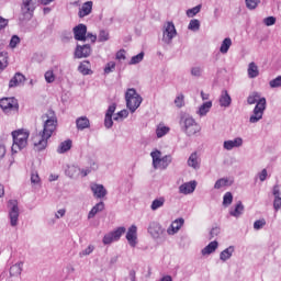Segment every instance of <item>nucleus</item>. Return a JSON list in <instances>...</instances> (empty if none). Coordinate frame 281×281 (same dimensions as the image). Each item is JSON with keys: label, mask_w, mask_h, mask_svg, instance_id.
Masks as SVG:
<instances>
[{"label": "nucleus", "mask_w": 281, "mask_h": 281, "mask_svg": "<svg viewBox=\"0 0 281 281\" xmlns=\"http://www.w3.org/2000/svg\"><path fill=\"white\" fill-rule=\"evenodd\" d=\"M104 210V202L97 203L88 214V218H93L98 212H102Z\"/></svg>", "instance_id": "nucleus-27"}, {"label": "nucleus", "mask_w": 281, "mask_h": 281, "mask_svg": "<svg viewBox=\"0 0 281 281\" xmlns=\"http://www.w3.org/2000/svg\"><path fill=\"white\" fill-rule=\"evenodd\" d=\"M78 131H85V128H89L91 126V122L87 116H80L76 120Z\"/></svg>", "instance_id": "nucleus-20"}, {"label": "nucleus", "mask_w": 281, "mask_h": 281, "mask_svg": "<svg viewBox=\"0 0 281 281\" xmlns=\"http://www.w3.org/2000/svg\"><path fill=\"white\" fill-rule=\"evenodd\" d=\"M259 3L260 0H246V8H248V10H256Z\"/></svg>", "instance_id": "nucleus-42"}, {"label": "nucleus", "mask_w": 281, "mask_h": 281, "mask_svg": "<svg viewBox=\"0 0 281 281\" xmlns=\"http://www.w3.org/2000/svg\"><path fill=\"white\" fill-rule=\"evenodd\" d=\"M233 201H234V195H232V192H226L223 198V205L227 207L228 205H232Z\"/></svg>", "instance_id": "nucleus-39"}, {"label": "nucleus", "mask_w": 281, "mask_h": 281, "mask_svg": "<svg viewBox=\"0 0 281 281\" xmlns=\"http://www.w3.org/2000/svg\"><path fill=\"white\" fill-rule=\"evenodd\" d=\"M168 133H170V127H168L164 124H159L156 128V135L158 138H161L165 135H168Z\"/></svg>", "instance_id": "nucleus-30"}, {"label": "nucleus", "mask_w": 281, "mask_h": 281, "mask_svg": "<svg viewBox=\"0 0 281 281\" xmlns=\"http://www.w3.org/2000/svg\"><path fill=\"white\" fill-rule=\"evenodd\" d=\"M273 207H274L276 212H278V210H280V207H281V198H274Z\"/></svg>", "instance_id": "nucleus-59"}, {"label": "nucleus", "mask_w": 281, "mask_h": 281, "mask_svg": "<svg viewBox=\"0 0 281 281\" xmlns=\"http://www.w3.org/2000/svg\"><path fill=\"white\" fill-rule=\"evenodd\" d=\"M199 12H201V5H196L192 9H189L187 11V16H189V18L196 16V14H199Z\"/></svg>", "instance_id": "nucleus-44"}, {"label": "nucleus", "mask_w": 281, "mask_h": 281, "mask_svg": "<svg viewBox=\"0 0 281 281\" xmlns=\"http://www.w3.org/2000/svg\"><path fill=\"white\" fill-rule=\"evenodd\" d=\"M44 78L48 85H52L56 80V75H54V70H48L45 72Z\"/></svg>", "instance_id": "nucleus-40"}, {"label": "nucleus", "mask_w": 281, "mask_h": 281, "mask_svg": "<svg viewBox=\"0 0 281 281\" xmlns=\"http://www.w3.org/2000/svg\"><path fill=\"white\" fill-rule=\"evenodd\" d=\"M31 183H34V184L41 183V177H38V173L31 175Z\"/></svg>", "instance_id": "nucleus-57"}, {"label": "nucleus", "mask_w": 281, "mask_h": 281, "mask_svg": "<svg viewBox=\"0 0 281 281\" xmlns=\"http://www.w3.org/2000/svg\"><path fill=\"white\" fill-rule=\"evenodd\" d=\"M232 47V38L226 37L221 47H220V52L221 54H227V52H229V48Z\"/></svg>", "instance_id": "nucleus-31"}, {"label": "nucleus", "mask_w": 281, "mask_h": 281, "mask_svg": "<svg viewBox=\"0 0 281 281\" xmlns=\"http://www.w3.org/2000/svg\"><path fill=\"white\" fill-rule=\"evenodd\" d=\"M271 89H276L278 87H281V76L277 77L276 79H272L270 82H269Z\"/></svg>", "instance_id": "nucleus-46"}, {"label": "nucleus", "mask_w": 281, "mask_h": 281, "mask_svg": "<svg viewBox=\"0 0 281 281\" xmlns=\"http://www.w3.org/2000/svg\"><path fill=\"white\" fill-rule=\"evenodd\" d=\"M11 135L13 138L12 153H19V150H23L27 146V139H30V132L27 130H15Z\"/></svg>", "instance_id": "nucleus-3"}, {"label": "nucleus", "mask_w": 281, "mask_h": 281, "mask_svg": "<svg viewBox=\"0 0 281 281\" xmlns=\"http://www.w3.org/2000/svg\"><path fill=\"white\" fill-rule=\"evenodd\" d=\"M243 210H245V206L243 205V202H238L233 211H231V216H239L243 214Z\"/></svg>", "instance_id": "nucleus-38"}, {"label": "nucleus", "mask_w": 281, "mask_h": 281, "mask_svg": "<svg viewBox=\"0 0 281 281\" xmlns=\"http://www.w3.org/2000/svg\"><path fill=\"white\" fill-rule=\"evenodd\" d=\"M240 146H243V138H240V137H237L233 140L224 142V148L226 150H232L233 148H238Z\"/></svg>", "instance_id": "nucleus-19"}, {"label": "nucleus", "mask_w": 281, "mask_h": 281, "mask_svg": "<svg viewBox=\"0 0 281 281\" xmlns=\"http://www.w3.org/2000/svg\"><path fill=\"white\" fill-rule=\"evenodd\" d=\"M220 104L221 106H229V104H232V97H229L227 90H224L222 92V95L220 98Z\"/></svg>", "instance_id": "nucleus-26"}, {"label": "nucleus", "mask_w": 281, "mask_h": 281, "mask_svg": "<svg viewBox=\"0 0 281 281\" xmlns=\"http://www.w3.org/2000/svg\"><path fill=\"white\" fill-rule=\"evenodd\" d=\"M191 75H192V76H196V77L201 76V67H194V68H192V69H191Z\"/></svg>", "instance_id": "nucleus-61"}, {"label": "nucleus", "mask_w": 281, "mask_h": 281, "mask_svg": "<svg viewBox=\"0 0 281 281\" xmlns=\"http://www.w3.org/2000/svg\"><path fill=\"white\" fill-rule=\"evenodd\" d=\"M211 109H212V101H207L200 106L199 113L200 115H207Z\"/></svg>", "instance_id": "nucleus-36"}, {"label": "nucleus", "mask_w": 281, "mask_h": 281, "mask_svg": "<svg viewBox=\"0 0 281 281\" xmlns=\"http://www.w3.org/2000/svg\"><path fill=\"white\" fill-rule=\"evenodd\" d=\"M166 203V198H158L151 202V210L155 212L156 210H159V207H164V204Z\"/></svg>", "instance_id": "nucleus-33"}, {"label": "nucleus", "mask_w": 281, "mask_h": 281, "mask_svg": "<svg viewBox=\"0 0 281 281\" xmlns=\"http://www.w3.org/2000/svg\"><path fill=\"white\" fill-rule=\"evenodd\" d=\"M227 186H229V180L227 178H221L215 182L214 188L215 190H221V188H227Z\"/></svg>", "instance_id": "nucleus-37"}, {"label": "nucleus", "mask_w": 281, "mask_h": 281, "mask_svg": "<svg viewBox=\"0 0 281 281\" xmlns=\"http://www.w3.org/2000/svg\"><path fill=\"white\" fill-rule=\"evenodd\" d=\"M8 53L1 52L0 53V74L8 67Z\"/></svg>", "instance_id": "nucleus-32"}, {"label": "nucleus", "mask_w": 281, "mask_h": 281, "mask_svg": "<svg viewBox=\"0 0 281 281\" xmlns=\"http://www.w3.org/2000/svg\"><path fill=\"white\" fill-rule=\"evenodd\" d=\"M91 191L93 192V195L95 199H104L106 196V189H104V186L94 183L91 186Z\"/></svg>", "instance_id": "nucleus-14"}, {"label": "nucleus", "mask_w": 281, "mask_h": 281, "mask_svg": "<svg viewBox=\"0 0 281 281\" xmlns=\"http://www.w3.org/2000/svg\"><path fill=\"white\" fill-rule=\"evenodd\" d=\"M196 190V181H190L181 184L179 187L180 194H192Z\"/></svg>", "instance_id": "nucleus-13"}, {"label": "nucleus", "mask_w": 281, "mask_h": 281, "mask_svg": "<svg viewBox=\"0 0 281 281\" xmlns=\"http://www.w3.org/2000/svg\"><path fill=\"white\" fill-rule=\"evenodd\" d=\"M115 109H117V105H116L115 103H112V104L109 106V109H108L105 115L113 116V113H115Z\"/></svg>", "instance_id": "nucleus-58"}, {"label": "nucleus", "mask_w": 281, "mask_h": 281, "mask_svg": "<svg viewBox=\"0 0 281 281\" xmlns=\"http://www.w3.org/2000/svg\"><path fill=\"white\" fill-rule=\"evenodd\" d=\"M260 181H266L267 180V169H262V171L259 175Z\"/></svg>", "instance_id": "nucleus-63"}, {"label": "nucleus", "mask_w": 281, "mask_h": 281, "mask_svg": "<svg viewBox=\"0 0 281 281\" xmlns=\"http://www.w3.org/2000/svg\"><path fill=\"white\" fill-rule=\"evenodd\" d=\"M184 98L183 94H180L178 95L176 99H175V104L176 106H178V109H181V106H183L184 104Z\"/></svg>", "instance_id": "nucleus-49"}, {"label": "nucleus", "mask_w": 281, "mask_h": 281, "mask_svg": "<svg viewBox=\"0 0 281 281\" xmlns=\"http://www.w3.org/2000/svg\"><path fill=\"white\" fill-rule=\"evenodd\" d=\"M21 82H25V76L21 72H16L14 77L10 80L9 87H18V85H21Z\"/></svg>", "instance_id": "nucleus-23"}, {"label": "nucleus", "mask_w": 281, "mask_h": 281, "mask_svg": "<svg viewBox=\"0 0 281 281\" xmlns=\"http://www.w3.org/2000/svg\"><path fill=\"white\" fill-rule=\"evenodd\" d=\"M19 43H21V38L18 35H13L10 41V47L14 49Z\"/></svg>", "instance_id": "nucleus-50"}, {"label": "nucleus", "mask_w": 281, "mask_h": 281, "mask_svg": "<svg viewBox=\"0 0 281 281\" xmlns=\"http://www.w3.org/2000/svg\"><path fill=\"white\" fill-rule=\"evenodd\" d=\"M75 41H87V25L78 24L74 27Z\"/></svg>", "instance_id": "nucleus-11"}, {"label": "nucleus", "mask_w": 281, "mask_h": 281, "mask_svg": "<svg viewBox=\"0 0 281 281\" xmlns=\"http://www.w3.org/2000/svg\"><path fill=\"white\" fill-rule=\"evenodd\" d=\"M93 249H95V247L90 245L82 252H80V256H89L90 254H93Z\"/></svg>", "instance_id": "nucleus-54"}, {"label": "nucleus", "mask_w": 281, "mask_h": 281, "mask_svg": "<svg viewBox=\"0 0 281 281\" xmlns=\"http://www.w3.org/2000/svg\"><path fill=\"white\" fill-rule=\"evenodd\" d=\"M151 159L154 168H160L161 170H166L167 166H170L172 158L170 156H165L161 158V151L155 150L151 151Z\"/></svg>", "instance_id": "nucleus-6"}, {"label": "nucleus", "mask_w": 281, "mask_h": 281, "mask_svg": "<svg viewBox=\"0 0 281 281\" xmlns=\"http://www.w3.org/2000/svg\"><path fill=\"white\" fill-rule=\"evenodd\" d=\"M89 56H91V45H77L75 49V58H89Z\"/></svg>", "instance_id": "nucleus-9"}, {"label": "nucleus", "mask_w": 281, "mask_h": 281, "mask_svg": "<svg viewBox=\"0 0 281 281\" xmlns=\"http://www.w3.org/2000/svg\"><path fill=\"white\" fill-rule=\"evenodd\" d=\"M91 10H93V2L92 1L85 2L81 9L79 10V13H78L79 18L85 19V16H89V13L91 12Z\"/></svg>", "instance_id": "nucleus-18"}, {"label": "nucleus", "mask_w": 281, "mask_h": 281, "mask_svg": "<svg viewBox=\"0 0 281 281\" xmlns=\"http://www.w3.org/2000/svg\"><path fill=\"white\" fill-rule=\"evenodd\" d=\"M272 194L274 196V199H281V193H280V186H274L272 189Z\"/></svg>", "instance_id": "nucleus-56"}, {"label": "nucleus", "mask_w": 281, "mask_h": 281, "mask_svg": "<svg viewBox=\"0 0 281 281\" xmlns=\"http://www.w3.org/2000/svg\"><path fill=\"white\" fill-rule=\"evenodd\" d=\"M126 240L131 247L137 246V226L132 225L126 233Z\"/></svg>", "instance_id": "nucleus-10"}, {"label": "nucleus", "mask_w": 281, "mask_h": 281, "mask_svg": "<svg viewBox=\"0 0 281 281\" xmlns=\"http://www.w3.org/2000/svg\"><path fill=\"white\" fill-rule=\"evenodd\" d=\"M265 25L270 27V25H276V16H268L263 20Z\"/></svg>", "instance_id": "nucleus-53"}, {"label": "nucleus", "mask_w": 281, "mask_h": 281, "mask_svg": "<svg viewBox=\"0 0 281 281\" xmlns=\"http://www.w3.org/2000/svg\"><path fill=\"white\" fill-rule=\"evenodd\" d=\"M201 132V125L194 121L192 117H187L184 120V133L192 137V135H196V133Z\"/></svg>", "instance_id": "nucleus-8"}, {"label": "nucleus", "mask_w": 281, "mask_h": 281, "mask_svg": "<svg viewBox=\"0 0 281 281\" xmlns=\"http://www.w3.org/2000/svg\"><path fill=\"white\" fill-rule=\"evenodd\" d=\"M78 71H80L82 76H89L90 74H92L91 64L89 61L81 63L78 67Z\"/></svg>", "instance_id": "nucleus-25"}, {"label": "nucleus", "mask_w": 281, "mask_h": 281, "mask_svg": "<svg viewBox=\"0 0 281 281\" xmlns=\"http://www.w3.org/2000/svg\"><path fill=\"white\" fill-rule=\"evenodd\" d=\"M35 1L36 0H22V12H23V14H32V12H34Z\"/></svg>", "instance_id": "nucleus-17"}, {"label": "nucleus", "mask_w": 281, "mask_h": 281, "mask_svg": "<svg viewBox=\"0 0 281 281\" xmlns=\"http://www.w3.org/2000/svg\"><path fill=\"white\" fill-rule=\"evenodd\" d=\"M23 271V262L15 263L10 268V274L11 276H21V272Z\"/></svg>", "instance_id": "nucleus-35"}, {"label": "nucleus", "mask_w": 281, "mask_h": 281, "mask_svg": "<svg viewBox=\"0 0 281 281\" xmlns=\"http://www.w3.org/2000/svg\"><path fill=\"white\" fill-rule=\"evenodd\" d=\"M65 213H66L65 209L58 210L57 214H56V218H60V217L65 216Z\"/></svg>", "instance_id": "nucleus-64"}, {"label": "nucleus", "mask_w": 281, "mask_h": 281, "mask_svg": "<svg viewBox=\"0 0 281 281\" xmlns=\"http://www.w3.org/2000/svg\"><path fill=\"white\" fill-rule=\"evenodd\" d=\"M218 249V241H211L206 247L202 249V256H209L210 254H214Z\"/></svg>", "instance_id": "nucleus-24"}, {"label": "nucleus", "mask_w": 281, "mask_h": 281, "mask_svg": "<svg viewBox=\"0 0 281 281\" xmlns=\"http://www.w3.org/2000/svg\"><path fill=\"white\" fill-rule=\"evenodd\" d=\"M104 126L105 128H111L113 126V116L105 114Z\"/></svg>", "instance_id": "nucleus-51"}, {"label": "nucleus", "mask_w": 281, "mask_h": 281, "mask_svg": "<svg viewBox=\"0 0 281 281\" xmlns=\"http://www.w3.org/2000/svg\"><path fill=\"white\" fill-rule=\"evenodd\" d=\"M8 19L0 16V30H4V27H8Z\"/></svg>", "instance_id": "nucleus-60"}, {"label": "nucleus", "mask_w": 281, "mask_h": 281, "mask_svg": "<svg viewBox=\"0 0 281 281\" xmlns=\"http://www.w3.org/2000/svg\"><path fill=\"white\" fill-rule=\"evenodd\" d=\"M148 233L150 234V236H153V238H159V236L164 234V229L158 223H151L148 227Z\"/></svg>", "instance_id": "nucleus-16"}, {"label": "nucleus", "mask_w": 281, "mask_h": 281, "mask_svg": "<svg viewBox=\"0 0 281 281\" xmlns=\"http://www.w3.org/2000/svg\"><path fill=\"white\" fill-rule=\"evenodd\" d=\"M42 121L43 131L33 136V144L37 150H45L47 148V142H49V138L56 133V128H58V117L54 110H47L42 115Z\"/></svg>", "instance_id": "nucleus-1"}, {"label": "nucleus", "mask_w": 281, "mask_h": 281, "mask_svg": "<svg viewBox=\"0 0 281 281\" xmlns=\"http://www.w3.org/2000/svg\"><path fill=\"white\" fill-rule=\"evenodd\" d=\"M116 60H126V50L121 49L116 53Z\"/></svg>", "instance_id": "nucleus-55"}, {"label": "nucleus", "mask_w": 281, "mask_h": 281, "mask_svg": "<svg viewBox=\"0 0 281 281\" xmlns=\"http://www.w3.org/2000/svg\"><path fill=\"white\" fill-rule=\"evenodd\" d=\"M183 223H186L183 218H178L173 221L170 227L167 229V234H169L170 236H173V234H177V232H179V229L183 227Z\"/></svg>", "instance_id": "nucleus-15"}, {"label": "nucleus", "mask_w": 281, "mask_h": 281, "mask_svg": "<svg viewBox=\"0 0 281 281\" xmlns=\"http://www.w3.org/2000/svg\"><path fill=\"white\" fill-rule=\"evenodd\" d=\"M177 36V29H175V24L172 22H168L165 31L164 38L165 41H172Z\"/></svg>", "instance_id": "nucleus-12"}, {"label": "nucleus", "mask_w": 281, "mask_h": 281, "mask_svg": "<svg viewBox=\"0 0 281 281\" xmlns=\"http://www.w3.org/2000/svg\"><path fill=\"white\" fill-rule=\"evenodd\" d=\"M267 225V221L265 218L258 220L254 223V228L255 229H262Z\"/></svg>", "instance_id": "nucleus-48"}, {"label": "nucleus", "mask_w": 281, "mask_h": 281, "mask_svg": "<svg viewBox=\"0 0 281 281\" xmlns=\"http://www.w3.org/2000/svg\"><path fill=\"white\" fill-rule=\"evenodd\" d=\"M86 38H89L91 41V43H95L98 41V36L91 33H88L86 35Z\"/></svg>", "instance_id": "nucleus-62"}, {"label": "nucleus", "mask_w": 281, "mask_h": 281, "mask_svg": "<svg viewBox=\"0 0 281 281\" xmlns=\"http://www.w3.org/2000/svg\"><path fill=\"white\" fill-rule=\"evenodd\" d=\"M144 60V53H139L138 55H135L132 57L130 65H137L138 63H142Z\"/></svg>", "instance_id": "nucleus-43"}, {"label": "nucleus", "mask_w": 281, "mask_h": 281, "mask_svg": "<svg viewBox=\"0 0 281 281\" xmlns=\"http://www.w3.org/2000/svg\"><path fill=\"white\" fill-rule=\"evenodd\" d=\"M123 234H126V227L124 226H120L115 231L105 234L103 237V245H111V243H117V240L122 238Z\"/></svg>", "instance_id": "nucleus-7"}, {"label": "nucleus", "mask_w": 281, "mask_h": 281, "mask_svg": "<svg viewBox=\"0 0 281 281\" xmlns=\"http://www.w3.org/2000/svg\"><path fill=\"white\" fill-rule=\"evenodd\" d=\"M232 254H234V247H228L221 252L220 258L225 262V260H229L232 258Z\"/></svg>", "instance_id": "nucleus-34"}, {"label": "nucleus", "mask_w": 281, "mask_h": 281, "mask_svg": "<svg viewBox=\"0 0 281 281\" xmlns=\"http://www.w3.org/2000/svg\"><path fill=\"white\" fill-rule=\"evenodd\" d=\"M188 166H190V168H194V170L200 168L201 160L199 159V155H196V153L190 155L188 159Z\"/></svg>", "instance_id": "nucleus-21"}, {"label": "nucleus", "mask_w": 281, "mask_h": 281, "mask_svg": "<svg viewBox=\"0 0 281 281\" xmlns=\"http://www.w3.org/2000/svg\"><path fill=\"white\" fill-rule=\"evenodd\" d=\"M199 27H201V22H199V20L193 19L190 21V23H189L190 30H192L193 32H196V30H199Z\"/></svg>", "instance_id": "nucleus-45"}, {"label": "nucleus", "mask_w": 281, "mask_h": 281, "mask_svg": "<svg viewBox=\"0 0 281 281\" xmlns=\"http://www.w3.org/2000/svg\"><path fill=\"white\" fill-rule=\"evenodd\" d=\"M115 70V61H110L106 64L104 68V74H111V71Z\"/></svg>", "instance_id": "nucleus-52"}, {"label": "nucleus", "mask_w": 281, "mask_h": 281, "mask_svg": "<svg viewBox=\"0 0 281 281\" xmlns=\"http://www.w3.org/2000/svg\"><path fill=\"white\" fill-rule=\"evenodd\" d=\"M109 40V32L102 30L99 33V43H104Z\"/></svg>", "instance_id": "nucleus-47"}, {"label": "nucleus", "mask_w": 281, "mask_h": 281, "mask_svg": "<svg viewBox=\"0 0 281 281\" xmlns=\"http://www.w3.org/2000/svg\"><path fill=\"white\" fill-rule=\"evenodd\" d=\"M71 139L61 142L59 147L57 148V153H59V155H63V153L71 150Z\"/></svg>", "instance_id": "nucleus-28"}, {"label": "nucleus", "mask_w": 281, "mask_h": 281, "mask_svg": "<svg viewBox=\"0 0 281 281\" xmlns=\"http://www.w3.org/2000/svg\"><path fill=\"white\" fill-rule=\"evenodd\" d=\"M125 117H128V111L127 110H121L117 112L114 116V121L117 122L120 120H125Z\"/></svg>", "instance_id": "nucleus-41"}, {"label": "nucleus", "mask_w": 281, "mask_h": 281, "mask_svg": "<svg viewBox=\"0 0 281 281\" xmlns=\"http://www.w3.org/2000/svg\"><path fill=\"white\" fill-rule=\"evenodd\" d=\"M126 106L132 113H135L139 105L142 104V97L137 94V90L134 88L127 89L125 93Z\"/></svg>", "instance_id": "nucleus-4"}, {"label": "nucleus", "mask_w": 281, "mask_h": 281, "mask_svg": "<svg viewBox=\"0 0 281 281\" xmlns=\"http://www.w3.org/2000/svg\"><path fill=\"white\" fill-rule=\"evenodd\" d=\"M9 216L12 227H16V223H19V206L13 205L12 210L9 213Z\"/></svg>", "instance_id": "nucleus-22"}, {"label": "nucleus", "mask_w": 281, "mask_h": 281, "mask_svg": "<svg viewBox=\"0 0 281 281\" xmlns=\"http://www.w3.org/2000/svg\"><path fill=\"white\" fill-rule=\"evenodd\" d=\"M0 109L7 115H12V113H19V100L16 98H2L0 99Z\"/></svg>", "instance_id": "nucleus-5"}, {"label": "nucleus", "mask_w": 281, "mask_h": 281, "mask_svg": "<svg viewBox=\"0 0 281 281\" xmlns=\"http://www.w3.org/2000/svg\"><path fill=\"white\" fill-rule=\"evenodd\" d=\"M248 104H256L252 111V115L249 117L250 124L260 122L267 111V99L261 97L259 92H252L247 98Z\"/></svg>", "instance_id": "nucleus-2"}, {"label": "nucleus", "mask_w": 281, "mask_h": 281, "mask_svg": "<svg viewBox=\"0 0 281 281\" xmlns=\"http://www.w3.org/2000/svg\"><path fill=\"white\" fill-rule=\"evenodd\" d=\"M260 71L258 70V66L256 63H250L248 66V77L249 78H258Z\"/></svg>", "instance_id": "nucleus-29"}]
</instances>
